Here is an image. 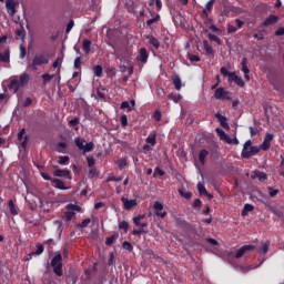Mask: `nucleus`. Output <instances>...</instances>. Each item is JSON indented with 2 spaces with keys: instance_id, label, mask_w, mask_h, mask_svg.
Instances as JSON below:
<instances>
[{
  "instance_id": "1",
  "label": "nucleus",
  "mask_w": 284,
  "mask_h": 284,
  "mask_svg": "<svg viewBox=\"0 0 284 284\" xmlns=\"http://www.w3.org/2000/svg\"><path fill=\"white\" fill-rule=\"evenodd\" d=\"M50 63V55L48 53H36L32 62H28L27 68L29 70H39L41 65H48Z\"/></svg>"
},
{
  "instance_id": "2",
  "label": "nucleus",
  "mask_w": 284,
  "mask_h": 284,
  "mask_svg": "<svg viewBox=\"0 0 284 284\" xmlns=\"http://www.w3.org/2000/svg\"><path fill=\"white\" fill-rule=\"evenodd\" d=\"M261 152V148L252 146V140H247L243 144L241 156L242 159H250L252 156H256Z\"/></svg>"
},
{
  "instance_id": "3",
  "label": "nucleus",
  "mask_w": 284,
  "mask_h": 284,
  "mask_svg": "<svg viewBox=\"0 0 284 284\" xmlns=\"http://www.w3.org/2000/svg\"><path fill=\"white\" fill-rule=\"evenodd\" d=\"M51 267L53 268V274H55V276H63V255L57 254L51 260Z\"/></svg>"
},
{
  "instance_id": "4",
  "label": "nucleus",
  "mask_w": 284,
  "mask_h": 284,
  "mask_svg": "<svg viewBox=\"0 0 284 284\" xmlns=\"http://www.w3.org/2000/svg\"><path fill=\"white\" fill-rule=\"evenodd\" d=\"M75 145L79 150H82L84 154L88 152H92V150H94V143L92 142L85 143V140L81 138L75 139Z\"/></svg>"
},
{
  "instance_id": "5",
  "label": "nucleus",
  "mask_w": 284,
  "mask_h": 284,
  "mask_svg": "<svg viewBox=\"0 0 284 284\" xmlns=\"http://www.w3.org/2000/svg\"><path fill=\"white\" fill-rule=\"evenodd\" d=\"M232 93L230 91H226L224 88H217L214 93V98L219 101H230V97Z\"/></svg>"
},
{
  "instance_id": "6",
  "label": "nucleus",
  "mask_w": 284,
  "mask_h": 284,
  "mask_svg": "<svg viewBox=\"0 0 284 284\" xmlns=\"http://www.w3.org/2000/svg\"><path fill=\"white\" fill-rule=\"evenodd\" d=\"M17 6H19L17 1L6 0V9L10 17H14V14H17Z\"/></svg>"
},
{
  "instance_id": "7",
  "label": "nucleus",
  "mask_w": 284,
  "mask_h": 284,
  "mask_svg": "<svg viewBox=\"0 0 284 284\" xmlns=\"http://www.w3.org/2000/svg\"><path fill=\"white\" fill-rule=\"evenodd\" d=\"M53 176H58L59 179H72V171L68 169H58L53 171Z\"/></svg>"
},
{
  "instance_id": "8",
  "label": "nucleus",
  "mask_w": 284,
  "mask_h": 284,
  "mask_svg": "<svg viewBox=\"0 0 284 284\" xmlns=\"http://www.w3.org/2000/svg\"><path fill=\"white\" fill-rule=\"evenodd\" d=\"M121 202L123 203L124 210H132V207H136V205H139L136 199L130 200L125 196L121 197Z\"/></svg>"
},
{
  "instance_id": "9",
  "label": "nucleus",
  "mask_w": 284,
  "mask_h": 284,
  "mask_svg": "<svg viewBox=\"0 0 284 284\" xmlns=\"http://www.w3.org/2000/svg\"><path fill=\"white\" fill-rule=\"evenodd\" d=\"M136 59H138V61H140V63H148V59H150L148 49L141 48Z\"/></svg>"
},
{
  "instance_id": "10",
  "label": "nucleus",
  "mask_w": 284,
  "mask_h": 284,
  "mask_svg": "<svg viewBox=\"0 0 284 284\" xmlns=\"http://www.w3.org/2000/svg\"><path fill=\"white\" fill-rule=\"evenodd\" d=\"M254 245L248 244V245H243L242 247L239 248V251L235 253V258H243V254L245 252H251V250H254Z\"/></svg>"
},
{
  "instance_id": "11",
  "label": "nucleus",
  "mask_w": 284,
  "mask_h": 284,
  "mask_svg": "<svg viewBox=\"0 0 284 284\" xmlns=\"http://www.w3.org/2000/svg\"><path fill=\"white\" fill-rule=\"evenodd\" d=\"M176 225L182 227V230H186V232H192V224L187 221L183 220L182 217H176L175 220Z\"/></svg>"
},
{
  "instance_id": "12",
  "label": "nucleus",
  "mask_w": 284,
  "mask_h": 284,
  "mask_svg": "<svg viewBox=\"0 0 284 284\" xmlns=\"http://www.w3.org/2000/svg\"><path fill=\"white\" fill-rule=\"evenodd\" d=\"M220 72L222 77H227L229 81H235V79L239 77L236 72H230L225 67H222Z\"/></svg>"
},
{
  "instance_id": "13",
  "label": "nucleus",
  "mask_w": 284,
  "mask_h": 284,
  "mask_svg": "<svg viewBox=\"0 0 284 284\" xmlns=\"http://www.w3.org/2000/svg\"><path fill=\"white\" fill-rule=\"evenodd\" d=\"M276 23H278V17L275 16V14H271V16H268V17L264 20L263 26H264L265 28H267V27L274 26V24H276Z\"/></svg>"
},
{
  "instance_id": "14",
  "label": "nucleus",
  "mask_w": 284,
  "mask_h": 284,
  "mask_svg": "<svg viewBox=\"0 0 284 284\" xmlns=\"http://www.w3.org/2000/svg\"><path fill=\"white\" fill-rule=\"evenodd\" d=\"M241 65H242V72H244L245 81H250V68H247V58L242 59Z\"/></svg>"
},
{
  "instance_id": "15",
  "label": "nucleus",
  "mask_w": 284,
  "mask_h": 284,
  "mask_svg": "<svg viewBox=\"0 0 284 284\" xmlns=\"http://www.w3.org/2000/svg\"><path fill=\"white\" fill-rule=\"evenodd\" d=\"M9 90H11L14 94H17V92H19V88H21V84L19 82V80L17 79H12L10 80L9 84H8Z\"/></svg>"
},
{
  "instance_id": "16",
  "label": "nucleus",
  "mask_w": 284,
  "mask_h": 284,
  "mask_svg": "<svg viewBox=\"0 0 284 284\" xmlns=\"http://www.w3.org/2000/svg\"><path fill=\"white\" fill-rule=\"evenodd\" d=\"M215 119H217L220 125L224 128V130H227V128H230V124L227 123V118L225 115H222L221 113H216Z\"/></svg>"
},
{
  "instance_id": "17",
  "label": "nucleus",
  "mask_w": 284,
  "mask_h": 284,
  "mask_svg": "<svg viewBox=\"0 0 284 284\" xmlns=\"http://www.w3.org/2000/svg\"><path fill=\"white\" fill-rule=\"evenodd\" d=\"M51 183H53V187L57 190H69V187L65 185V182H63L61 179H53L51 180Z\"/></svg>"
},
{
  "instance_id": "18",
  "label": "nucleus",
  "mask_w": 284,
  "mask_h": 284,
  "mask_svg": "<svg viewBox=\"0 0 284 284\" xmlns=\"http://www.w3.org/2000/svg\"><path fill=\"white\" fill-rule=\"evenodd\" d=\"M213 8H214V0H210L206 3L205 9H203V11H202L203 19H207V17H209L207 12H212Z\"/></svg>"
},
{
  "instance_id": "19",
  "label": "nucleus",
  "mask_w": 284,
  "mask_h": 284,
  "mask_svg": "<svg viewBox=\"0 0 284 284\" xmlns=\"http://www.w3.org/2000/svg\"><path fill=\"white\" fill-rule=\"evenodd\" d=\"M146 40L149 41L150 45L155 48V50L161 48V42H159V39H156L154 36H146Z\"/></svg>"
},
{
  "instance_id": "20",
  "label": "nucleus",
  "mask_w": 284,
  "mask_h": 284,
  "mask_svg": "<svg viewBox=\"0 0 284 284\" xmlns=\"http://www.w3.org/2000/svg\"><path fill=\"white\" fill-rule=\"evenodd\" d=\"M142 219H144V215H138L133 217V223L134 225H136V227H142V230H145V227H148V223L146 222L141 223Z\"/></svg>"
},
{
  "instance_id": "21",
  "label": "nucleus",
  "mask_w": 284,
  "mask_h": 284,
  "mask_svg": "<svg viewBox=\"0 0 284 284\" xmlns=\"http://www.w3.org/2000/svg\"><path fill=\"white\" fill-rule=\"evenodd\" d=\"M0 63H10V49H6L3 53L0 52Z\"/></svg>"
},
{
  "instance_id": "22",
  "label": "nucleus",
  "mask_w": 284,
  "mask_h": 284,
  "mask_svg": "<svg viewBox=\"0 0 284 284\" xmlns=\"http://www.w3.org/2000/svg\"><path fill=\"white\" fill-rule=\"evenodd\" d=\"M9 211L12 216H17L19 214V207L14 204V201L9 200Z\"/></svg>"
},
{
  "instance_id": "23",
  "label": "nucleus",
  "mask_w": 284,
  "mask_h": 284,
  "mask_svg": "<svg viewBox=\"0 0 284 284\" xmlns=\"http://www.w3.org/2000/svg\"><path fill=\"white\" fill-rule=\"evenodd\" d=\"M45 247H43V244H38L37 245V251L32 252L31 254H29L28 261H30V258H32V256H41V253L44 252Z\"/></svg>"
},
{
  "instance_id": "24",
  "label": "nucleus",
  "mask_w": 284,
  "mask_h": 284,
  "mask_svg": "<svg viewBox=\"0 0 284 284\" xmlns=\"http://www.w3.org/2000/svg\"><path fill=\"white\" fill-rule=\"evenodd\" d=\"M79 123H81V119H79V116H75L74 119L69 121L70 128H73L75 132H79Z\"/></svg>"
},
{
  "instance_id": "25",
  "label": "nucleus",
  "mask_w": 284,
  "mask_h": 284,
  "mask_svg": "<svg viewBox=\"0 0 284 284\" xmlns=\"http://www.w3.org/2000/svg\"><path fill=\"white\" fill-rule=\"evenodd\" d=\"M172 81H173V85H174L175 90H178V91L181 90V88L183 87V84L181 82V77L175 74L172 77Z\"/></svg>"
},
{
  "instance_id": "26",
  "label": "nucleus",
  "mask_w": 284,
  "mask_h": 284,
  "mask_svg": "<svg viewBox=\"0 0 284 284\" xmlns=\"http://www.w3.org/2000/svg\"><path fill=\"white\" fill-rule=\"evenodd\" d=\"M210 154V151L203 149L199 153V161L201 165H205V158Z\"/></svg>"
},
{
  "instance_id": "27",
  "label": "nucleus",
  "mask_w": 284,
  "mask_h": 284,
  "mask_svg": "<svg viewBox=\"0 0 284 284\" xmlns=\"http://www.w3.org/2000/svg\"><path fill=\"white\" fill-rule=\"evenodd\" d=\"M91 48H92V41H90L88 39L83 40L82 50L85 54H88L90 52Z\"/></svg>"
},
{
  "instance_id": "28",
  "label": "nucleus",
  "mask_w": 284,
  "mask_h": 284,
  "mask_svg": "<svg viewBox=\"0 0 284 284\" xmlns=\"http://www.w3.org/2000/svg\"><path fill=\"white\" fill-rule=\"evenodd\" d=\"M21 85H28V83H30V74L28 73H23L20 75V80H18Z\"/></svg>"
},
{
  "instance_id": "29",
  "label": "nucleus",
  "mask_w": 284,
  "mask_h": 284,
  "mask_svg": "<svg viewBox=\"0 0 284 284\" xmlns=\"http://www.w3.org/2000/svg\"><path fill=\"white\" fill-rule=\"evenodd\" d=\"M116 165L119 170H124V168L128 165V156L118 160Z\"/></svg>"
},
{
  "instance_id": "30",
  "label": "nucleus",
  "mask_w": 284,
  "mask_h": 284,
  "mask_svg": "<svg viewBox=\"0 0 284 284\" xmlns=\"http://www.w3.org/2000/svg\"><path fill=\"white\" fill-rule=\"evenodd\" d=\"M248 212H254V205L252 204H245L244 209L242 211V216H247Z\"/></svg>"
},
{
  "instance_id": "31",
  "label": "nucleus",
  "mask_w": 284,
  "mask_h": 284,
  "mask_svg": "<svg viewBox=\"0 0 284 284\" xmlns=\"http://www.w3.org/2000/svg\"><path fill=\"white\" fill-rule=\"evenodd\" d=\"M58 163H59V165H68V163H70V156L60 155Z\"/></svg>"
},
{
  "instance_id": "32",
  "label": "nucleus",
  "mask_w": 284,
  "mask_h": 284,
  "mask_svg": "<svg viewBox=\"0 0 284 284\" xmlns=\"http://www.w3.org/2000/svg\"><path fill=\"white\" fill-rule=\"evenodd\" d=\"M68 148V144L64 142H59L57 145V151L60 152V154H65V150Z\"/></svg>"
},
{
  "instance_id": "33",
  "label": "nucleus",
  "mask_w": 284,
  "mask_h": 284,
  "mask_svg": "<svg viewBox=\"0 0 284 284\" xmlns=\"http://www.w3.org/2000/svg\"><path fill=\"white\" fill-rule=\"evenodd\" d=\"M168 99L174 101V103H179L183 99V97L181 94L171 93L168 95Z\"/></svg>"
},
{
  "instance_id": "34",
  "label": "nucleus",
  "mask_w": 284,
  "mask_h": 284,
  "mask_svg": "<svg viewBox=\"0 0 284 284\" xmlns=\"http://www.w3.org/2000/svg\"><path fill=\"white\" fill-rule=\"evenodd\" d=\"M146 143L149 145H151L152 148H154V145H156V134H153V135H149L146 138Z\"/></svg>"
},
{
  "instance_id": "35",
  "label": "nucleus",
  "mask_w": 284,
  "mask_h": 284,
  "mask_svg": "<svg viewBox=\"0 0 284 284\" xmlns=\"http://www.w3.org/2000/svg\"><path fill=\"white\" fill-rule=\"evenodd\" d=\"M116 239H119V233L106 237L105 245H112L114 243V241H116Z\"/></svg>"
},
{
  "instance_id": "36",
  "label": "nucleus",
  "mask_w": 284,
  "mask_h": 284,
  "mask_svg": "<svg viewBox=\"0 0 284 284\" xmlns=\"http://www.w3.org/2000/svg\"><path fill=\"white\" fill-rule=\"evenodd\" d=\"M119 230H123L125 233H128V230H130V223H128V221L120 222Z\"/></svg>"
},
{
  "instance_id": "37",
  "label": "nucleus",
  "mask_w": 284,
  "mask_h": 284,
  "mask_svg": "<svg viewBox=\"0 0 284 284\" xmlns=\"http://www.w3.org/2000/svg\"><path fill=\"white\" fill-rule=\"evenodd\" d=\"M255 178L258 179V181H267V174L265 172H255Z\"/></svg>"
},
{
  "instance_id": "38",
  "label": "nucleus",
  "mask_w": 284,
  "mask_h": 284,
  "mask_svg": "<svg viewBox=\"0 0 284 284\" xmlns=\"http://www.w3.org/2000/svg\"><path fill=\"white\" fill-rule=\"evenodd\" d=\"M122 247H123V250H126V252H133V250H134V246L132 245V243H130L128 241H124L122 243Z\"/></svg>"
},
{
  "instance_id": "39",
  "label": "nucleus",
  "mask_w": 284,
  "mask_h": 284,
  "mask_svg": "<svg viewBox=\"0 0 284 284\" xmlns=\"http://www.w3.org/2000/svg\"><path fill=\"white\" fill-rule=\"evenodd\" d=\"M197 191L202 196H204V194H207V189H205V185L201 182L197 183Z\"/></svg>"
},
{
  "instance_id": "40",
  "label": "nucleus",
  "mask_w": 284,
  "mask_h": 284,
  "mask_svg": "<svg viewBox=\"0 0 284 284\" xmlns=\"http://www.w3.org/2000/svg\"><path fill=\"white\" fill-rule=\"evenodd\" d=\"M159 19H161V16L156 14L154 18L146 21V26L151 28L154 23H158Z\"/></svg>"
},
{
  "instance_id": "41",
  "label": "nucleus",
  "mask_w": 284,
  "mask_h": 284,
  "mask_svg": "<svg viewBox=\"0 0 284 284\" xmlns=\"http://www.w3.org/2000/svg\"><path fill=\"white\" fill-rule=\"evenodd\" d=\"M187 59L189 61H191V63H199V61H201V58L199 55H194L192 53L187 54Z\"/></svg>"
},
{
  "instance_id": "42",
  "label": "nucleus",
  "mask_w": 284,
  "mask_h": 284,
  "mask_svg": "<svg viewBox=\"0 0 284 284\" xmlns=\"http://www.w3.org/2000/svg\"><path fill=\"white\" fill-rule=\"evenodd\" d=\"M140 234H148V230L143 227H139L138 230L132 231L133 236H139Z\"/></svg>"
},
{
  "instance_id": "43",
  "label": "nucleus",
  "mask_w": 284,
  "mask_h": 284,
  "mask_svg": "<svg viewBox=\"0 0 284 284\" xmlns=\"http://www.w3.org/2000/svg\"><path fill=\"white\" fill-rule=\"evenodd\" d=\"M54 79L53 74H49V73H44L42 74V80H43V84L45 85L47 83H50V80Z\"/></svg>"
},
{
  "instance_id": "44",
  "label": "nucleus",
  "mask_w": 284,
  "mask_h": 284,
  "mask_svg": "<svg viewBox=\"0 0 284 284\" xmlns=\"http://www.w3.org/2000/svg\"><path fill=\"white\" fill-rule=\"evenodd\" d=\"M93 73L95 77H101L103 74V67L97 65L93 68Z\"/></svg>"
},
{
  "instance_id": "45",
  "label": "nucleus",
  "mask_w": 284,
  "mask_h": 284,
  "mask_svg": "<svg viewBox=\"0 0 284 284\" xmlns=\"http://www.w3.org/2000/svg\"><path fill=\"white\" fill-rule=\"evenodd\" d=\"M90 223H92V220L85 219L81 223L78 224V227H80L81 230H84V227H88V225H90Z\"/></svg>"
},
{
  "instance_id": "46",
  "label": "nucleus",
  "mask_w": 284,
  "mask_h": 284,
  "mask_svg": "<svg viewBox=\"0 0 284 284\" xmlns=\"http://www.w3.org/2000/svg\"><path fill=\"white\" fill-rule=\"evenodd\" d=\"M204 50L206 54H214V49L212 45H210V43H207V41H204Z\"/></svg>"
},
{
  "instance_id": "47",
  "label": "nucleus",
  "mask_w": 284,
  "mask_h": 284,
  "mask_svg": "<svg viewBox=\"0 0 284 284\" xmlns=\"http://www.w3.org/2000/svg\"><path fill=\"white\" fill-rule=\"evenodd\" d=\"M207 38L210 39V41H214L215 43L221 45V38H219L217 36H215L213 33H209Z\"/></svg>"
},
{
  "instance_id": "48",
  "label": "nucleus",
  "mask_w": 284,
  "mask_h": 284,
  "mask_svg": "<svg viewBox=\"0 0 284 284\" xmlns=\"http://www.w3.org/2000/svg\"><path fill=\"white\" fill-rule=\"evenodd\" d=\"M61 63H63V59L57 58V60L53 62L52 67L58 68V72H61Z\"/></svg>"
},
{
  "instance_id": "49",
  "label": "nucleus",
  "mask_w": 284,
  "mask_h": 284,
  "mask_svg": "<svg viewBox=\"0 0 284 284\" xmlns=\"http://www.w3.org/2000/svg\"><path fill=\"white\" fill-rule=\"evenodd\" d=\"M179 194L183 196V199H186V201H190L192 199V192H184L183 190H179Z\"/></svg>"
},
{
  "instance_id": "50",
  "label": "nucleus",
  "mask_w": 284,
  "mask_h": 284,
  "mask_svg": "<svg viewBox=\"0 0 284 284\" xmlns=\"http://www.w3.org/2000/svg\"><path fill=\"white\" fill-rule=\"evenodd\" d=\"M215 132L221 141H223V139L227 135V133H225V131H223V129L220 128L215 129Z\"/></svg>"
},
{
  "instance_id": "51",
  "label": "nucleus",
  "mask_w": 284,
  "mask_h": 284,
  "mask_svg": "<svg viewBox=\"0 0 284 284\" xmlns=\"http://www.w3.org/2000/svg\"><path fill=\"white\" fill-rule=\"evenodd\" d=\"M234 83H236V85H239V88H245V81H243V78H241L239 75L235 78Z\"/></svg>"
},
{
  "instance_id": "52",
  "label": "nucleus",
  "mask_w": 284,
  "mask_h": 284,
  "mask_svg": "<svg viewBox=\"0 0 284 284\" xmlns=\"http://www.w3.org/2000/svg\"><path fill=\"white\" fill-rule=\"evenodd\" d=\"M16 36H18L19 39H23L26 37V29H23V27L20 28V29H17L16 30Z\"/></svg>"
},
{
  "instance_id": "53",
  "label": "nucleus",
  "mask_w": 284,
  "mask_h": 284,
  "mask_svg": "<svg viewBox=\"0 0 284 284\" xmlns=\"http://www.w3.org/2000/svg\"><path fill=\"white\" fill-rule=\"evenodd\" d=\"M121 110H128L129 112H132V106L130 105V102L123 101L121 103Z\"/></svg>"
},
{
  "instance_id": "54",
  "label": "nucleus",
  "mask_w": 284,
  "mask_h": 284,
  "mask_svg": "<svg viewBox=\"0 0 284 284\" xmlns=\"http://www.w3.org/2000/svg\"><path fill=\"white\" fill-rule=\"evenodd\" d=\"M266 252H270V244L263 243L262 247L260 248V254H265Z\"/></svg>"
},
{
  "instance_id": "55",
  "label": "nucleus",
  "mask_w": 284,
  "mask_h": 284,
  "mask_svg": "<svg viewBox=\"0 0 284 284\" xmlns=\"http://www.w3.org/2000/svg\"><path fill=\"white\" fill-rule=\"evenodd\" d=\"M153 207L156 212H163V203L159 201L154 202Z\"/></svg>"
},
{
  "instance_id": "56",
  "label": "nucleus",
  "mask_w": 284,
  "mask_h": 284,
  "mask_svg": "<svg viewBox=\"0 0 284 284\" xmlns=\"http://www.w3.org/2000/svg\"><path fill=\"white\" fill-rule=\"evenodd\" d=\"M26 54H28V51L23 44H20V55L19 59H26Z\"/></svg>"
},
{
  "instance_id": "57",
  "label": "nucleus",
  "mask_w": 284,
  "mask_h": 284,
  "mask_svg": "<svg viewBox=\"0 0 284 284\" xmlns=\"http://www.w3.org/2000/svg\"><path fill=\"white\" fill-rule=\"evenodd\" d=\"M97 95L99 97V99H105V89L104 88H99L97 90Z\"/></svg>"
},
{
  "instance_id": "58",
  "label": "nucleus",
  "mask_w": 284,
  "mask_h": 284,
  "mask_svg": "<svg viewBox=\"0 0 284 284\" xmlns=\"http://www.w3.org/2000/svg\"><path fill=\"white\" fill-rule=\"evenodd\" d=\"M115 263H116V257H114V253H110V257L108 260V265L112 266V265H115Z\"/></svg>"
},
{
  "instance_id": "59",
  "label": "nucleus",
  "mask_w": 284,
  "mask_h": 284,
  "mask_svg": "<svg viewBox=\"0 0 284 284\" xmlns=\"http://www.w3.org/2000/svg\"><path fill=\"white\" fill-rule=\"evenodd\" d=\"M122 128H128V115L123 114L120 119Z\"/></svg>"
},
{
  "instance_id": "60",
  "label": "nucleus",
  "mask_w": 284,
  "mask_h": 284,
  "mask_svg": "<svg viewBox=\"0 0 284 284\" xmlns=\"http://www.w3.org/2000/svg\"><path fill=\"white\" fill-rule=\"evenodd\" d=\"M72 28H74V20H70L69 23L67 24L65 32L69 34V32L72 31Z\"/></svg>"
},
{
  "instance_id": "61",
  "label": "nucleus",
  "mask_w": 284,
  "mask_h": 284,
  "mask_svg": "<svg viewBox=\"0 0 284 284\" xmlns=\"http://www.w3.org/2000/svg\"><path fill=\"white\" fill-rule=\"evenodd\" d=\"M87 161H88V165H89V168H94V165H95V163H97V161L94 160V158L93 156H89V158H87Z\"/></svg>"
},
{
  "instance_id": "62",
  "label": "nucleus",
  "mask_w": 284,
  "mask_h": 284,
  "mask_svg": "<svg viewBox=\"0 0 284 284\" xmlns=\"http://www.w3.org/2000/svg\"><path fill=\"white\" fill-rule=\"evenodd\" d=\"M162 114L159 110H155L154 113H153V119H155V121H161L162 119Z\"/></svg>"
},
{
  "instance_id": "63",
  "label": "nucleus",
  "mask_w": 284,
  "mask_h": 284,
  "mask_svg": "<svg viewBox=\"0 0 284 284\" xmlns=\"http://www.w3.org/2000/svg\"><path fill=\"white\" fill-rule=\"evenodd\" d=\"M74 212L73 211H68L65 212V219L67 221H70L71 219H74Z\"/></svg>"
},
{
  "instance_id": "64",
  "label": "nucleus",
  "mask_w": 284,
  "mask_h": 284,
  "mask_svg": "<svg viewBox=\"0 0 284 284\" xmlns=\"http://www.w3.org/2000/svg\"><path fill=\"white\" fill-rule=\"evenodd\" d=\"M74 68H75V70H79L81 68V58L80 57L75 58Z\"/></svg>"
}]
</instances>
